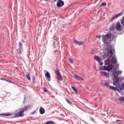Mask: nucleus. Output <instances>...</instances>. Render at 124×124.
<instances>
[{
  "mask_svg": "<svg viewBox=\"0 0 124 124\" xmlns=\"http://www.w3.org/2000/svg\"><path fill=\"white\" fill-rule=\"evenodd\" d=\"M111 61L109 59H107L105 61V65H108V66H103L100 68V70H106L110 72L112 69H113V65L111 64Z\"/></svg>",
  "mask_w": 124,
  "mask_h": 124,
  "instance_id": "nucleus-1",
  "label": "nucleus"
},
{
  "mask_svg": "<svg viewBox=\"0 0 124 124\" xmlns=\"http://www.w3.org/2000/svg\"><path fill=\"white\" fill-rule=\"evenodd\" d=\"M28 108V106H25L20 109V111L16 114L15 118H19V117H23L24 116V112L26 111Z\"/></svg>",
  "mask_w": 124,
  "mask_h": 124,
  "instance_id": "nucleus-2",
  "label": "nucleus"
},
{
  "mask_svg": "<svg viewBox=\"0 0 124 124\" xmlns=\"http://www.w3.org/2000/svg\"><path fill=\"white\" fill-rule=\"evenodd\" d=\"M111 37L112 33H108L106 35L103 34L102 40L105 44H107V41L108 40V39H111Z\"/></svg>",
  "mask_w": 124,
  "mask_h": 124,
  "instance_id": "nucleus-3",
  "label": "nucleus"
},
{
  "mask_svg": "<svg viewBox=\"0 0 124 124\" xmlns=\"http://www.w3.org/2000/svg\"><path fill=\"white\" fill-rule=\"evenodd\" d=\"M119 67V65L116 64L115 65V69H113L111 72L112 73V75H113L114 77H118L120 74H122L123 73V72L121 71H116V70Z\"/></svg>",
  "mask_w": 124,
  "mask_h": 124,
  "instance_id": "nucleus-4",
  "label": "nucleus"
},
{
  "mask_svg": "<svg viewBox=\"0 0 124 124\" xmlns=\"http://www.w3.org/2000/svg\"><path fill=\"white\" fill-rule=\"evenodd\" d=\"M56 74L57 75V79L58 80H59V81H63V78H62V76L59 70L57 71Z\"/></svg>",
  "mask_w": 124,
  "mask_h": 124,
  "instance_id": "nucleus-5",
  "label": "nucleus"
},
{
  "mask_svg": "<svg viewBox=\"0 0 124 124\" xmlns=\"http://www.w3.org/2000/svg\"><path fill=\"white\" fill-rule=\"evenodd\" d=\"M64 5V2L62 0H59L56 5L57 7H62Z\"/></svg>",
  "mask_w": 124,
  "mask_h": 124,
  "instance_id": "nucleus-6",
  "label": "nucleus"
},
{
  "mask_svg": "<svg viewBox=\"0 0 124 124\" xmlns=\"http://www.w3.org/2000/svg\"><path fill=\"white\" fill-rule=\"evenodd\" d=\"M100 73L102 76H105V77H106L107 78H109L110 76V73H107L105 71H101Z\"/></svg>",
  "mask_w": 124,
  "mask_h": 124,
  "instance_id": "nucleus-7",
  "label": "nucleus"
},
{
  "mask_svg": "<svg viewBox=\"0 0 124 124\" xmlns=\"http://www.w3.org/2000/svg\"><path fill=\"white\" fill-rule=\"evenodd\" d=\"M107 56L108 58H111L113 56V51H112V49L108 50Z\"/></svg>",
  "mask_w": 124,
  "mask_h": 124,
  "instance_id": "nucleus-8",
  "label": "nucleus"
},
{
  "mask_svg": "<svg viewBox=\"0 0 124 124\" xmlns=\"http://www.w3.org/2000/svg\"><path fill=\"white\" fill-rule=\"evenodd\" d=\"M74 78L77 80H78L79 81H84V78H82L80 76H78V75H75L74 76Z\"/></svg>",
  "mask_w": 124,
  "mask_h": 124,
  "instance_id": "nucleus-9",
  "label": "nucleus"
},
{
  "mask_svg": "<svg viewBox=\"0 0 124 124\" xmlns=\"http://www.w3.org/2000/svg\"><path fill=\"white\" fill-rule=\"evenodd\" d=\"M124 15V13H121L120 14H117L116 16H114L111 18V21L115 20V19H117V18H118V17H120V16H122V15Z\"/></svg>",
  "mask_w": 124,
  "mask_h": 124,
  "instance_id": "nucleus-10",
  "label": "nucleus"
},
{
  "mask_svg": "<svg viewBox=\"0 0 124 124\" xmlns=\"http://www.w3.org/2000/svg\"><path fill=\"white\" fill-rule=\"evenodd\" d=\"M116 31H122V26L121 25V23L120 22L117 23Z\"/></svg>",
  "mask_w": 124,
  "mask_h": 124,
  "instance_id": "nucleus-11",
  "label": "nucleus"
},
{
  "mask_svg": "<svg viewBox=\"0 0 124 124\" xmlns=\"http://www.w3.org/2000/svg\"><path fill=\"white\" fill-rule=\"evenodd\" d=\"M45 76L47 78V81H50V79H51V75H50V73H49V72H47L46 73Z\"/></svg>",
  "mask_w": 124,
  "mask_h": 124,
  "instance_id": "nucleus-12",
  "label": "nucleus"
},
{
  "mask_svg": "<svg viewBox=\"0 0 124 124\" xmlns=\"http://www.w3.org/2000/svg\"><path fill=\"white\" fill-rule=\"evenodd\" d=\"M111 62L113 64H115V63H117V59L113 57L111 58Z\"/></svg>",
  "mask_w": 124,
  "mask_h": 124,
  "instance_id": "nucleus-13",
  "label": "nucleus"
},
{
  "mask_svg": "<svg viewBox=\"0 0 124 124\" xmlns=\"http://www.w3.org/2000/svg\"><path fill=\"white\" fill-rule=\"evenodd\" d=\"M74 43H76L78 45H83L84 42L78 41L77 40H74Z\"/></svg>",
  "mask_w": 124,
  "mask_h": 124,
  "instance_id": "nucleus-14",
  "label": "nucleus"
},
{
  "mask_svg": "<svg viewBox=\"0 0 124 124\" xmlns=\"http://www.w3.org/2000/svg\"><path fill=\"white\" fill-rule=\"evenodd\" d=\"M113 84L114 86H116V84H119V78H117L115 80H113Z\"/></svg>",
  "mask_w": 124,
  "mask_h": 124,
  "instance_id": "nucleus-15",
  "label": "nucleus"
},
{
  "mask_svg": "<svg viewBox=\"0 0 124 124\" xmlns=\"http://www.w3.org/2000/svg\"><path fill=\"white\" fill-rule=\"evenodd\" d=\"M40 113L42 114L45 113V109H44V108L41 107L40 108Z\"/></svg>",
  "mask_w": 124,
  "mask_h": 124,
  "instance_id": "nucleus-16",
  "label": "nucleus"
},
{
  "mask_svg": "<svg viewBox=\"0 0 124 124\" xmlns=\"http://www.w3.org/2000/svg\"><path fill=\"white\" fill-rule=\"evenodd\" d=\"M1 115L2 116H5L6 117H9L11 116V113L8 112V113H2Z\"/></svg>",
  "mask_w": 124,
  "mask_h": 124,
  "instance_id": "nucleus-17",
  "label": "nucleus"
},
{
  "mask_svg": "<svg viewBox=\"0 0 124 124\" xmlns=\"http://www.w3.org/2000/svg\"><path fill=\"white\" fill-rule=\"evenodd\" d=\"M94 59L97 61V62H101V58L98 56H95Z\"/></svg>",
  "mask_w": 124,
  "mask_h": 124,
  "instance_id": "nucleus-18",
  "label": "nucleus"
},
{
  "mask_svg": "<svg viewBox=\"0 0 124 124\" xmlns=\"http://www.w3.org/2000/svg\"><path fill=\"white\" fill-rule=\"evenodd\" d=\"M72 89H73V90L74 91L75 93H78V91L77 90V89H76V88L74 86H71Z\"/></svg>",
  "mask_w": 124,
  "mask_h": 124,
  "instance_id": "nucleus-19",
  "label": "nucleus"
},
{
  "mask_svg": "<svg viewBox=\"0 0 124 124\" xmlns=\"http://www.w3.org/2000/svg\"><path fill=\"white\" fill-rule=\"evenodd\" d=\"M119 101L121 102V103H124V97H122L119 99Z\"/></svg>",
  "mask_w": 124,
  "mask_h": 124,
  "instance_id": "nucleus-20",
  "label": "nucleus"
},
{
  "mask_svg": "<svg viewBox=\"0 0 124 124\" xmlns=\"http://www.w3.org/2000/svg\"><path fill=\"white\" fill-rule=\"evenodd\" d=\"M45 124H55V122L54 121H47Z\"/></svg>",
  "mask_w": 124,
  "mask_h": 124,
  "instance_id": "nucleus-21",
  "label": "nucleus"
},
{
  "mask_svg": "<svg viewBox=\"0 0 124 124\" xmlns=\"http://www.w3.org/2000/svg\"><path fill=\"white\" fill-rule=\"evenodd\" d=\"M26 78H27L28 80H29V81H31V76H30V74L29 73H28L27 75H26Z\"/></svg>",
  "mask_w": 124,
  "mask_h": 124,
  "instance_id": "nucleus-22",
  "label": "nucleus"
},
{
  "mask_svg": "<svg viewBox=\"0 0 124 124\" xmlns=\"http://www.w3.org/2000/svg\"><path fill=\"white\" fill-rule=\"evenodd\" d=\"M121 22L124 26V16L121 19Z\"/></svg>",
  "mask_w": 124,
  "mask_h": 124,
  "instance_id": "nucleus-23",
  "label": "nucleus"
},
{
  "mask_svg": "<svg viewBox=\"0 0 124 124\" xmlns=\"http://www.w3.org/2000/svg\"><path fill=\"white\" fill-rule=\"evenodd\" d=\"M109 88L110 89H111V90H113V91H116V88H115L114 86H109Z\"/></svg>",
  "mask_w": 124,
  "mask_h": 124,
  "instance_id": "nucleus-24",
  "label": "nucleus"
},
{
  "mask_svg": "<svg viewBox=\"0 0 124 124\" xmlns=\"http://www.w3.org/2000/svg\"><path fill=\"white\" fill-rule=\"evenodd\" d=\"M69 61L71 63H72V64H73L74 61H73V60H72V59L69 58Z\"/></svg>",
  "mask_w": 124,
  "mask_h": 124,
  "instance_id": "nucleus-25",
  "label": "nucleus"
},
{
  "mask_svg": "<svg viewBox=\"0 0 124 124\" xmlns=\"http://www.w3.org/2000/svg\"><path fill=\"white\" fill-rule=\"evenodd\" d=\"M66 100L67 102L68 103V104L71 105L72 103L69 101L67 98H66Z\"/></svg>",
  "mask_w": 124,
  "mask_h": 124,
  "instance_id": "nucleus-26",
  "label": "nucleus"
},
{
  "mask_svg": "<svg viewBox=\"0 0 124 124\" xmlns=\"http://www.w3.org/2000/svg\"><path fill=\"white\" fill-rule=\"evenodd\" d=\"M44 92L45 93H48V89H47L46 88H44Z\"/></svg>",
  "mask_w": 124,
  "mask_h": 124,
  "instance_id": "nucleus-27",
  "label": "nucleus"
},
{
  "mask_svg": "<svg viewBox=\"0 0 124 124\" xmlns=\"http://www.w3.org/2000/svg\"><path fill=\"white\" fill-rule=\"evenodd\" d=\"M36 113V110H34L33 112L31 113V115H33Z\"/></svg>",
  "mask_w": 124,
  "mask_h": 124,
  "instance_id": "nucleus-28",
  "label": "nucleus"
},
{
  "mask_svg": "<svg viewBox=\"0 0 124 124\" xmlns=\"http://www.w3.org/2000/svg\"><path fill=\"white\" fill-rule=\"evenodd\" d=\"M104 86H105V87H109V83H105Z\"/></svg>",
  "mask_w": 124,
  "mask_h": 124,
  "instance_id": "nucleus-29",
  "label": "nucleus"
},
{
  "mask_svg": "<svg viewBox=\"0 0 124 124\" xmlns=\"http://www.w3.org/2000/svg\"><path fill=\"white\" fill-rule=\"evenodd\" d=\"M19 46L20 47V48H22V43H21V42H19Z\"/></svg>",
  "mask_w": 124,
  "mask_h": 124,
  "instance_id": "nucleus-30",
  "label": "nucleus"
},
{
  "mask_svg": "<svg viewBox=\"0 0 124 124\" xmlns=\"http://www.w3.org/2000/svg\"><path fill=\"white\" fill-rule=\"evenodd\" d=\"M104 5H106V3L105 2H103L101 5V6H103Z\"/></svg>",
  "mask_w": 124,
  "mask_h": 124,
  "instance_id": "nucleus-31",
  "label": "nucleus"
},
{
  "mask_svg": "<svg viewBox=\"0 0 124 124\" xmlns=\"http://www.w3.org/2000/svg\"><path fill=\"white\" fill-rule=\"evenodd\" d=\"M96 38H99V39H100V38H101V35H97Z\"/></svg>",
  "mask_w": 124,
  "mask_h": 124,
  "instance_id": "nucleus-32",
  "label": "nucleus"
},
{
  "mask_svg": "<svg viewBox=\"0 0 124 124\" xmlns=\"http://www.w3.org/2000/svg\"><path fill=\"white\" fill-rule=\"evenodd\" d=\"M103 65V62L100 63V65Z\"/></svg>",
  "mask_w": 124,
  "mask_h": 124,
  "instance_id": "nucleus-33",
  "label": "nucleus"
},
{
  "mask_svg": "<svg viewBox=\"0 0 124 124\" xmlns=\"http://www.w3.org/2000/svg\"><path fill=\"white\" fill-rule=\"evenodd\" d=\"M1 80H3L4 81H5V79L3 78H0Z\"/></svg>",
  "mask_w": 124,
  "mask_h": 124,
  "instance_id": "nucleus-34",
  "label": "nucleus"
},
{
  "mask_svg": "<svg viewBox=\"0 0 124 124\" xmlns=\"http://www.w3.org/2000/svg\"><path fill=\"white\" fill-rule=\"evenodd\" d=\"M116 122H121V120H116Z\"/></svg>",
  "mask_w": 124,
  "mask_h": 124,
  "instance_id": "nucleus-35",
  "label": "nucleus"
},
{
  "mask_svg": "<svg viewBox=\"0 0 124 124\" xmlns=\"http://www.w3.org/2000/svg\"><path fill=\"white\" fill-rule=\"evenodd\" d=\"M8 82H9V83H12V81H11L10 80L8 81Z\"/></svg>",
  "mask_w": 124,
  "mask_h": 124,
  "instance_id": "nucleus-36",
  "label": "nucleus"
},
{
  "mask_svg": "<svg viewBox=\"0 0 124 124\" xmlns=\"http://www.w3.org/2000/svg\"><path fill=\"white\" fill-rule=\"evenodd\" d=\"M5 81H6V82H8V81H9V80H7V79H5Z\"/></svg>",
  "mask_w": 124,
  "mask_h": 124,
  "instance_id": "nucleus-37",
  "label": "nucleus"
},
{
  "mask_svg": "<svg viewBox=\"0 0 124 124\" xmlns=\"http://www.w3.org/2000/svg\"><path fill=\"white\" fill-rule=\"evenodd\" d=\"M109 47H110V49H112V46H109Z\"/></svg>",
  "mask_w": 124,
  "mask_h": 124,
  "instance_id": "nucleus-38",
  "label": "nucleus"
},
{
  "mask_svg": "<svg viewBox=\"0 0 124 124\" xmlns=\"http://www.w3.org/2000/svg\"><path fill=\"white\" fill-rule=\"evenodd\" d=\"M54 0V1H56L57 0Z\"/></svg>",
  "mask_w": 124,
  "mask_h": 124,
  "instance_id": "nucleus-39",
  "label": "nucleus"
}]
</instances>
